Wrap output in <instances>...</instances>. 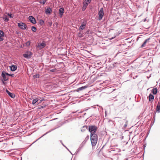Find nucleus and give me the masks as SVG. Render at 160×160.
Wrapping results in <instances>:
<instances>
[{"label":"nucleus","mask_w":160,"mask_h":160,"mask_svg":"<svg viewBox=\"0 0 160 160\" xmlns=\"http://www.w3.org/2000/svg\"><path fill=\"white\" fill-rule=\"evenodd\" d=\"M152 91L153 94H156L157 92V89L156 88H154L152 89Z\"/></svg>","instance_id":"4be33fe9"},{"label":"nucleus","mask_w":160,"mask_h":160,"mask_svg":"<svg viewBox=\"0 0 160 160\" xmlns=\"http://www.w3.org/2000/svg\"><path fill=\"white\" fill-rule=\"evenodd\" d=\"M156 111L160 112V101H159L156 108Z\"/></svg>","instance_id":"f3484780"},{"label":"nucleus","mask_w":160,"mask_h":160,"mask_svg":"<svg viewBox=\"0 0 160 160\" xmlns=\"http://www.w3.org/2000/svg\"><path fill=\"white\" fill-rule=\"evenodd\" d=\"M6 37V35L5 34L4 32L0 30V42L4 40V37Z\"/></svg>","instance_id":"423d86ee"},{"label":"nucleus","mask_w":160,"mask_h":160,"mask_svg":"<svg viewBox=\"0 0 160 160\" xmlns=\"http://www.w3.org/2000/svg\"><path fill=\"white\" fill-rule=\"evenodd\" d=\"M87 129H88L87 126H84L81 129V131L82 132H84Z\"/></svg>","instance_id":"412c9836"},{"label":"nucleus","mask_w":160,"mask_h":160,"mask_svg":"<svg viewBox=\"0 0 160 160\" xmlns=\"http://www.w3.org/2000/svg\"><path fill=\"white\" fill-rule=\"evenodd\" d=\"M55 129H52V130H51L48 132H47L45 134H44L42 136H41V137H40V138H39L38 140H36V141H37V140H38V139H40V138H42V137L43 136H44V135H46V134H47L48 133V132H50L51 131H52V130H54Z\"/></svg>","instance_id":"c85d7f7f"},{"label":"nucleus","mask_w":160,"mask_h":160,"mask_svg":"<svg viewBox=\"0 0 160 160\" xmlns=\"http://www.w3.org/2000/svg\"><path fill=\"white\" fill-rule=\"evenodd\" d=\"M32 55L31 52L28 51L26 52L23 54V57L26 58H31V56Z\"/></svg>","instance_id":"20e7f679"},{"label":"nucleus","mask_w":160,"mask_h":160,"mask_svg":"<svg viewBox=\"0 0 160 160\" xmlns=\"http://www.w3.org/2000/svg\"><path fill=\"white\" fill-rule=\"evenodd\" d=\"M62 144L63 145V146L64 147H65V148H66L67 149H68V151H69L70 152V153H71V152H70L69 150L67 148V147H66V146H65L63 144V143H62Z\"/></svg>","instance_id":"f704fd0d"},{"label":"nucleus","mask_w":160,"mask_h":160,"mask_svg":"<svg viewBox=\"0 0 160 160\" xmlns=\"http://www.w3.org/2000/svg\"><path fill=\"white\" fill-rule=\"evenodd\" d=\"M44 100V99H42L41 100H40V101H39V103H41V102H42L43 100Z\"/></svg>","instance_id":"c9c22d12"},{"label":"nucleus","mask_w":160,"mask_h":160,"mask_svg":"<svg viewBox=\"0 0 160 160\" xmlns=\"http://www.w3.org/2000/svg\"><path fill=\"white\" fill-rule=\"evenodd\" d=\"M46 2V0H41L40 2L41 4H42L43 5H44L45 4V3Z\"/></svg>","instance_id":"393cba45"},{"label":"nucleus","mask_w":160,"mask_h":160,"mask_svg":"<svg viewBox=\"0 0 160 160\" xmlns=\"http://www.w3.org/2000/svg\"><path fill=\"white\" fill-rule=\"evenodd\" d=\"M2 76L3 78V79L4 80V81H6L8 80V78L6 76V75L5 74V72L3 71L2 72Z\"/></svg>","instance_id":"9d476101"},{"label":"nucleus","mask_w":160,"mask_h":160,"mask_svg":"<svg viewBox=\"0 0 160 160\" xmlns=\"http://www.w3.org/2000/svg\"><path fill=\"white\" fill-rule=\"evenodd\" d=\"M127 126V124H125V125H124V126H125V127H126V126Z\"/></svg>","instance_id":"79ce46f5"},{"label":"nucleus","mask_w":160,"mask_h":160,"mask_svg":"<svg viewBox=\"0 0 160 160\" xmlns=\"http://www.w3.org/2000/svg\"><path fill=\"white\" fill-rule=\"evenodd\" d=\"M85 1L89 3H90L91 2V0H85Z\"/></svg>","instance_id":"473e14b6"},{"label":"nucleus","mask_w":160,"mask_h":160,"mask_svg":"<svg viewBox=\"0 0 160 160\" xmlns=\"http://www.w3.org/2000/svg\"><path fill=\"white\" fill-rule=\"evenodd\" d=\"M59 14L60 17H62L64 12V10L63 8H61L59 9Z\"/></svg>","instance_id":"9b49d317"},{"label":"nucleus","mask_w":160,"mask_h":160,"mask_svg":"<svg viewBox=\"0 0 160 160\" xmlns=\"http://www.w3.org/2000/svg\"><path fill=\"white\" fill-rule=\"evenodd\" d=\"M10 68L11 71H14L16 69L17 66L16 65H14L11 66H10Z\"/></svg>","instance_id":"4468645a"},{"label":"nucleus","mask_w":160,"mask_h":160,"mask_svg":"<svg viewBox=\"0 0 160 160\" xmlns=\"http://www.w3.org/2000/svg\"><path fill=\"white\" fill-rule=\"evenodd\" d=\"M150 40V38H148L146 39L144 42H143V44H142V45H141V47L142 48V47H143L146 44V43L148 42Z\"/></svg>","instance_id":"6ab92c4d"},{"label":"nucleus","mask_w":160,"mask_h":160,"mask_svg":"<svg viewBox=\"0 0 160 160\" xmlns=\"http://www.w3.org/2000/svg\"><path fill=\"white\" fill-rule=\"evenodd\" d=\"M113 38H112L111 39H113Z\"/></svg>","instance_id":"a18cd8bd"},{"label":"nucleus","mask_w":160,"mask_h":160,"mask_svg":"<svg viewBox=\"0 0 160 160\" xmlns=\"http://www.w3.org/2000/svg\"><path fill=\"white\" fill-rule=\"evenodd\" d=\"M98 135L97 134H92L90 135V139L92 146L96 145L98 141Z\"/></svg>","instance_id":"f257e3e1"},{"label":"nucleus","mask_w":160,"mask_h":160,"mask_svg":"<svg viewBox=\"0 0 160 160\" xmlns=\"http://www.w3.org/2000/svg\"><path fill=\"white\" fill-rule=\"evenodd\" d=\"M4 21L6 22H7L9 21V19L6 17H5L4 18Z\"/></svg>","instance_id":"c756f323"},{"label":"nucleus","mask_w":160,"mask_h":160,"mask_svg":"<svg viewBox=\"0 0 160 160\" xmlns=\"http://www.w3.org/2000/svg\"><path fill=\"white\" fill-rule=\"evenodd\" d=\"M75 113V112H72V113Z\"/></svg>","instance_id":"09e8293b"},{"label":"nucleus","mask_w":160,"mask_h":160,"mask_svg":"<svg viewBox=\"0 0 160 160\" xmlns=\"http://www.w3.org/2000/svg\"><path fill=\"white\" fill-rule=\"evenodd\" d=\"M88 87V86H82L81 87L77 89V91L78 92H79L80 91L84 90L86 88Z\"/></svg>","instance_id":"dca6fc26"},{"label":"nucleus","mask_w":160,"mask_h":160,"mask_svg":"<svg viewBox=\"0 0 160 160\" xmlns=\"http://www.w3.org/2000/svg\"><path fill=\"white\" fill-rule=\"evenodd\" d=\"M83 34L81 32H80L78 34V36L80 38H81L83 37Z\"/></svg>","instance_id":"cd10ccee"},{"label":"nucleus","mask_w":160,"mask_h":160,"mask_svg":"<svg viewBox=\"0 0 160 160\" xmlns=\"http://www.w3.org/2000/svg\"><path fill=\"white\" fill-rule=\"evenodd\" d=\"M154 96L151 94H150L149 96V100L150 101H152L154 99Z\"/></svg>","instance_id":"a211bd4d"},{"label":"nucleus","mask_w":160,"mask_h":160,"mask_svg":"<svg viewBox=\"0 0 160 160\" xmlns=\"http://www.w3.org/2000/svg\"><path fill=\"white\" fill-rule=\"evenodd\" d=\"M88 5V3L87 2H84L83 3V6L82 8V10L83 11H84L86 9Z\"/></svg>","instance_id":"2eb2a0df"},{"label":"nucleus","mask_w":160,"mask_h":160,"mask_svg":"<svg viewBox=\"0 0 160 160\" xmlns=\"http://www.w3.org/2000/svg\"><path fill=\"white\" fill-rule=\"evenodd\" d=\"M52 11V10L49 7L47 8V9L46 10L45 13L47 14H50L51 12Z\"/></svg>","instance_id":"ddd939ff"},{"label":"nucleus","mask_w":160,"mask_h":160,"mask_svg":"<svg viewBox=\"0 0 160 160\" xmlns=\"http://www.w3.org/2000/svg\"><path fill=\"white\" fill-rule=\"evenodd\" d=\"M82 112V111H81L80 113H81Z\"/></svg>","instance_id":"c03bdc74"},{"label":"nucleus","mask_w":160,"mask_h":160,"mask_svg":"<svg viewBox=\"0 0 160 160\" xmlns=\"http://www.w3.org/2000/svg\"><path fill=\"white\" fill-rule=\"evenodd\" d=\"M28 19L33 24H35L36 22V20L33 17L30 16L28 17Z\"/></svg>","instance_id":"1a4fd4ad"},{"label":"nucleus","mask_w":160,"mask_h":160,"mask_svg":"<svg viewBox=\"0 0 160 160\" xmlns=\"http://www.w3.org/2000/svg\"><path fill=\"white\" fill-rule=\"evenodd\" d=\"M88 110V109H85L84 110H83V111H87V110Z\"/></svg>","instance_id":"ea45409f"},{"label":"nucleus","mask_w":160,"mask_h":160,"mask_svg":"<svg viewBox=\"0 0 160 160\" xmlns=\"http://www.w3.org/2000/svg\"><path fill=\"white\" fill-rule=\"evenodd\" d=\"M14 76V74H10V76H11L12 77H13Z\"/></svg>","instance_id":"e433bc0d"},{"label":"nucleus","mask_w":160,"mask_h":160,"mask_svg":"<svg viewBox=\"0 0 160 160\" xmlns=\"http://www.w3.org/2000/svg\"><path fill=\"white\" fill-rule=\"evenodd\" d=\"M32 30L34 32H35L37 30L36 28L32 26Z\"/></svg>","instance_id":"b1692460"},{"label":"nucleus","mask_w":160,"mask_h":160,"mask_svg":"<svg viewBox=\"0 0 160 160\" xmlns=\"http://www.w3.org/2000/svg\"><path fill=\"white\" fill-rule=\"evenodd\" d=\"M50 71L51 72H54V69H52V70H50Z\"/></svg>","instance_id":"4c0bfd02"},{"label":"nucleus","mask_w":160,"mask_h":160,"mask_svg":"<svg viewBox=\"0 0 160 160\" xmlns=\"http://www.w3.org/2000/svg\"><path fill=\"white\" fill-rule=\"evenodd\" d=\"M110 122H112V121H109V122H110Z\"/></svg>","instance_id":"de8ad7c7"},{"label":"nucleus","mask_w":160,"mask_h":160,"mask_svg":"<svg viewBox=\"0 0 160 160\" xmlns=\"http://www.w3.org/2000/svg\"><path fill=\"white\" fill-rule=\"evenodd\" d=\"M98 15H99L98 19L99 20H101L104 15L103 9V8H100L98 12Z\"/></svg>","instance_id":"7ed1b4c3"},{"label":"nucleus","mask_w":160,"mask_h":160,"mask_svg":"<svg viewBox=\"0 0 160 160\" xmlns=\"http://www.w3.org/2000/svg\"><path fill=\"white\" fill-rule=\"evenodd\" d=\"M18 26L22 29H26L27 26L25 23L23 22H20L18 23Z\"/></svg>","instance_id":"39448f33"},{"label":"nucleus","mask_w":160,"mask_h":160,"mask_svg":"<svg viewBox=\"0 0 160 160\" xmlns=\"http://www.w3.org/2000/svg\"><path fill=\"white\" fill-rule=\"evenodd\" d=\"M5 74L6 75H8V76H10V74H9V73H6V72H5Z\"/></svg>","instance_id":"72a5a7b5"},{"label":"nucleus","mask_w":160,"mask_h":160,"mask_svg":"<svg viewBox=\"0 0 160 160\" xmlns=\"http://www.w3.org/2000/svg\"><path fill=\"white\" fill-rule=\"evenodd\" d=\"M98 128L95 125H91L89 127V131L91 133L90 135L96 134V132Z\"/></svg>","instance_id":"f03ea898"},{"label":"nucleus","mask_w":160,"mask_h":160,"mask_svg":"<svg viewBox=\"0 0 160 160\" xmlns=\"http://www.w3.org/2000/svg\"><path fill=\"white\" fill-rule=\"evenodd\" d=\"M81 148H82V147H80V148H79L78 149H79V150H80V149H81Z\"/></svg>","instance_id":"a19ab883"},{"label":"nucleus","mask_w":160,"mask_h":160,"mask_svg":"<svg viewBox=\"0 0 160 160\" xmlns=\"http://www.w3.org/2000/svg\"><path fill=\"white\" fill-rule=\"evenodd\" d=\"M44 23V22L43 20L41 19L39 21V23L40 24L42 25Z\"/></svg>","instance_id":"7c9ffc66"},{"label":"nucleus","mask_w":160,"mask_h":160,"mask_svg":"<svg viewBox=\"0 0 160 160\" xmlns=\"http://www.w3.org/2000/svg\"><path fill=\"white\" fill-rule=\"evenodd\" d=\"M105 117H106V116H107V112H106V111H105Z\"/></svg>","instance_id":"58836bf2"},{"label":"nucleus","mask_w":160,"mask_h":160,"mask_svg":"<svg viewBox=\"0 0 160 160\" xmlns=\"http://www.w3.org/2000/svg\"><path fill=\"white\" fill-rule=\"evenodd\" d=\"M46 45L45 43L43 42L42 43H39L38 44V47L40 49H41L43 48Z\"/></svg>","instance_id":"6e6552de"},{"label":"nucleus","mask_w":160,"mask_h":160,"mask_svg":"<svg viewBox=\"0 0 160 160\" xmlns=\"http://www.w3.org/2000/svg\"><path fill=\"white\" fill-rule=\"evenodd\" d=\"M150 40V38H148L146 39L144 42H143V44H142V45H141V47L142 48V47H143L146 44V43L148 42Z\"/></svg>","instance_id":"aec40b11"},{"label":"nucleus","mask_w":160,"mask_h":160,"mask_svg":"<svg viewBox=\"0 0 160 160\" xmlns=\"http://www.w3.org/2000/svg\"><path fill=\"white\" fill-rule=\"evenodd\" d=\"M40 75L39 74H35L33 76V77L34 78H39Z\"/></svg>","instance_id":"bb28decb"},{"label":"nucleus","mask_w":160,"mask_h":160,"mask_svg":"<svg viewBox=\"0 0 160 160\" xmlns=\"http://www.w3.org/2000/svg\"><path fill=\"white\" fill-rule=\"evenodd\" d=\"M31 42L30 41H28L26 43V45L27 46H29L30 45Z\"/></svg>","instance_id":"a878e982"},{"label":"nucleus","mask_w":160,"mask_h":160,"mask_svg":"<svg viewBox=\"0 0 160 160\" xmlns=\"http://www.w3.org/2000/svg\"><path fill=\"white\" fill-rule=\"evenodd\" d=\"M8 15L9 16L10 18H13V17L12 16V14L11 13H8Z\"/></svg>","instance_id":"2f4dec72"},{"label":"nucleus","mask_w":160,"mask_h":160,"mask_svg":"<svg viewBox=\"0 0 160 160\" xmlns=\"http://www.w3.org/2000/svg\"><path fill=\"white\" fill-rule=\"evenodd\" d=\"M60 142L62 144V142L61 140L60 141Z\"/></svg>","instance_id":"37998d69"},{"label":"nucleus","mask_w":160,"mask_h":160,"mask_svg":"<svg viewBox=\"0 0 160 160\" xmlns=\"http://www.w3.org/2000/svg\"><path fill=\"white\" fill-rule=\"evenodd\" d=\"M6 92L8 95L12 98H14L15 95L14 94L10 92L8 90H6Z\"/></svg>","instance_id":"f8f14e48"},{"label":"nucleus","mask_w":160,"mask_h":160,"mask_svg":"<svg viewBox=\"0 0 160 160\" xmlns=\"http://www.w3.org/2000/svg\"><path fill=\"white\" fill-rule=\"evenodd\" d=\"M86 113H85L84 114V115H85V114H86Z\"/></svg>","instance_id":"49530a36"},{"label":"nucleus","mask_w":160,"mask_h":160,"mask_svg":"<svg viewBox=\"0 0 160 160\" xmlns=\"http://www.w3.org/2000/svg\"><path fill=\"white\" fill-rule=\"evenodd\" d=\"M86 22H83L82 23L81 25L79 27V30L81 31L83 30L85 28L86 25Z\"/></svg>","instance_id":"0eeeda50"},{"label":"nucleus","mask_w":160,"mask_h":160,"mask_svg":"<svg viewBox=\"0 0 160 160\" xmlns=\"http://www.w3.org/2000/svg\"><path fill=\"white\" fill-rule=\"evenodd\" d=\"M38 100H39V99L38 98H35V99H34L33 100L32 102V104H33V105Z\"/></svg>","instance_id":"5701e85b"}]
</instances>
